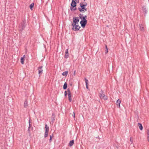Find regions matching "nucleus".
<instances>
[{
	"label": "nucleus",
	"instance_id": "obj_35",
	"mask_svg": "<svg viewBox=\"0 0 149 149\" xmlns=\"http://www.w3.org/2000/svg\"><path fill=\"white\" fill-rule=\"evenodd\" d=\"M108 48H107V49L105 51V53L106 54L108 53Z\"/></svg>",
	"mask_w": 149,
	"mask_h": 149
},
{
	"label": "nucleus",
	"instance_id": "obj_18",
	"mask_svg": "<svg viewBox=\"0 0 149 149\" xmlns=\"http://www.w3.org/2000/svg\"><path fill=\"white\" fill-rule=\"evenodd\" d=\"M67 84L66 82H65L63 86V89L64 90H65L67 89Z\"/></svg>",
	"mask_w": 149,
	"mask_h": 149
},
{
	"label": "nucleus",
	"instance_id": "obj_2",
	"mask_svg": "<svg viewBox=\"0 0 149 149\" xmlns=\"http://www.w3.org/2000/svg\"><path fill=\"white\" fill-rule=\"evenodd\" d=\"M26 23L25 19H24L22 20V22L21 23V24L19 25V31H22L24 29L26 26Z\"/></svg>",
	"mask_w": 149,
	"mask_h": 149
},
{
	"label": "nucleus",
	"instance_id": "obj_25",
	"mask_svg": "<svg viewBox=\"0 0 149 149\" xmlns=\"http://www.w3.org/2000/svg\"><path fill=\"white\" fill-rule=\"evenodd\" d=\"M68 97L69 101L70 102H71L72 98H71V95H68Z\"/></svg>",
	"mask_w": 149,
	"mask_h": 149
},
{
	"label": "nucleus",
	"instance_id": "obj_20",
	"mask_svg": "<svg viewBox=\"0 0 149 149\" xmlns=\"http://www.w3.org/2000/svg\"><path fill=\"white\" fill-rule=\"evenodd\" d=\"M54 137V135L53 134H52V135L50 136V139L49 140V142L50 143L52 141V139L53 137Z\"/></svg>",
	"mask_w": 149,
	"mask_h": 149
},
{
	"label": "nucleus",
	"instance_id": "obj_27",
	"mask_svg": "<svg viewBox=\"0 0 149 149\" xmlns=\"http://www.w3.org/2000/svg\"><path fill=\"white\" fill-rule=\"evenodd\" d=\"M69 56L68 53H65L64 58H68Z\"/></svg>",
	"mask_w": 149,
	"mask_h": 149
},
{
	"label": "nucleus",
	"instance_id": "obj_22",
	"mask_svg": "<svg viewBox=\"0 0 149 149\" xmlns=\"http://www.w3.org/2000/svg\"><path fill=\"white\" fill-rule=\"evenodd\" d=\"M101 99H102L104 100H106L107 99V96L106 95H104L101 98Z\"/></svg>",
	"mask_w": 149,
	"mask_h": 149
},
{
	"label": "nucleus",
	"instance_id": "obj_31",
	"mask_svg": "<svg viewBox=\"0 0 149 149\" xmlns=\"http://www.w3.org/2000/svg\"><path fill=\"white\" fill-rule=\"evenodd\" d=\"M144 12L145 13H146L147 12V10H146V8H145L143 10Z\"/></svg>",
	"mask_w": 149,
	"mask_h": 149
},
{
	"label": "nucleus",
	"instance_id": "obj_3",
	"mask_svg": "<svg viewBox=\"0 0 149 149\" xmlns=\"http://www.w3.org/2000/svg\"><path fill=\"white\" fill-rule=\"evenodd\" d=\"M79 17H73V22L72 23V25L77 24L79 21Z\"/></svg>",
	"mask_w": 149,
	"mask_h": 149
},
{
	"label": "nucleus",
	"instance_id": "obj_8",
	"mask_svg": "<svg viewBox=\"0 0 149 149\" xmlns=\"http://www.w3.org/2000/svg\"><path fill=\"white\" fill-rule=\"evenodd\" d=\"M79 18L82 20H86L87 16L85 15L84 16H83V15L81 14H80L79 15Z\"/></svg>",
	"mask_w": 149,
	"mask_h": 149
},
{
	"label": "nucleus",
	"instance_id": "obj_13",
	"mask_svg": "<svg viewBox=\"0 0 149 149\" xmlns=\"http://www.w3.org/2000/svg\"><path fill=\"white\" fill-rule=\"evenodd\" d=\"M121 103V101L119 99H118L116 101V105L118 108H120V104Z\"/></svg>",
	"mask_w": 149,
	"mask_h": 149
},
{
	"label": "nucleus",
	"instance_id": "obj_36",
	"mask_svg": "<svg viewBox=\"0 0 149 149\" xmlns=\"http://www.w3.org/2000/svg\"><path fill=\"white\" fill-rule=\"evenodd\" d=\"M76 70H74V72L73 75L75 76V75Z\"/></svg>",
	"mask_w": 149,
	"mask_h": 149
},
{
	"label": "nucleus",
	"instance_id": "obj_32",
	"mask_svg": "<svg viewBox=\"0 0 149 149\" xmlns=\"http://www.w3.org/2000/svg\"><path fill=\"white\" fill-rule=\"evenodd\" d=\"M30 123H31V122H30V120L29 121V128H30V127H31V124H30Z\"/></svg>",
	"mask_w": 149,
	"mask_h": 149
},
{
	"label": "nucleus",
	"instance_id": "obj_34",
	"mask_svg": "<svg viewBox=\"0 0 149 149\" xmlns=\"http://www.w3.org/2000/svg\"><path fill=\"white\" fill-rule=\"evenodd\" d=\"M75 1L76 3H79V0H74Z\"/></svg>",
	"mask_w": 149,
	"mask_h": 149
},
{
	"label": "nucleus",
	"instance_id": "obj_10",
	"mask_svg": "<svg viewBox=\"0 0 149 149\" xmlns=\"http://www.w3.org/2000/svg\"><path fill=\"white\" fill-rule=\"evenodd\" d=\"M104 95H105L104 91L101 89L99 93V96L100 98H101Z\"/></svg>",
	"mask_w": 149,
	"mask_h": 149
},
{
	"label": "nucleus",
	"instance_id": "obj_28",
	"mask_svg": "<svg viewBox=\"0 0 149 149\" xmlns=\"http://www.w3.org/2000/svg\"><path fill=\"white\" fill-rule=\"evenodd\" d=\"M67 92H68V95H71V93L70 88H68L67 89Z\"/></svg>",
	"mask_w": 149,
	"mask_h": 149
},
{
	"label": "nucleus",
	"instance_id": "obj_41",
	"mask_svg": "<svg viewBox=\"0 0 149 149\" xmlns=\"http://www.w3.org/2000/svg\"><path fill=\"white\" fill-rule=\"evenodd\" d=\"M97 138H99V136H98L97 137Z\"/></svg>",
	"mask_w": 149,
	"mask_h": 149
},
{
	"label": "nucleus",
	"instance_id": "obj_39",
	"mask_svg": "<svg viewBox=\"0 0 149 149\" xmlns=\"http://www.w3.org/2000/svg\"><path fill=\"white\" fill-rule=\"evenodd\" d=\"M69 84L70 86H72V83H70Z\"/></svg>",
	"mask_w": 149,
	"mask_h": 149
},
{
	"label": "nucleus",
	"instance_id": "obj_24",
	"mask_svg": "<svg viewBox=\"0 0 149 149\" xmlns=\"http://www.w3.org/2000/svg\"><path fill=\"white\" fill-rule=\"evenodd\" d=\"M68 73V71H67L63 72L62 73V75L63 76H66L67 75Z\"/></svg>",
	"mask_w": 149,
	"mask_h": 149
},
{
	"label": "nucleus",
	"instance_id": "obj_6",
	"mask_svg": "<svg viewBox=\"0 0 149 149\" xmlns=\"http://www.w3.org/2000/svg\"><path fill=\"white\" fill-rule=\"evenodd\" d=\"M87 22V20H82L80 22V23L81 24V26L83 28H84L86 26Z\"/></svg>",
	"mask_w": 149,
	"mask_h": 149
},
{
	"label": "nucleus",
	"instance_id": "obj_9",
	"mask_svg": "<svg viewBox=\"0 0 149 149\" xmlns=\"http://www.w3.org/2000/svg\"><path fill=\"white\" fill-rule=\"evenodd\" d=\"M77 6V3L74 0H72V2L71 3V6L73 7H75Z\"/></svg>",
	"mask_w": 149,
	"mask_h": 149
},
{
	"label": "nucleus",
	"instance_id": "obj_12",
	"mask_svg": "<svg viewBox=\"0 0 149 149\" xmlns=\"http://www.w3.org/2000/svg\"><path fill=\"white\" fill-rule=\"evenodd\" d=\"M25 57V56L24 55L21 58V62L22 64H23L24 63V60Z\"/></svg>",
	"mask_w": 149,
	"mask_h": 149
},
{
	"label": "nucleus",
	"instance_id": "obj_16",
	"mask_svg": "<svg viewBox=\"0 0 149 149\" xmlns=\"http://www.w3.org/2000/svg\"><path fill=\"white\" fill-rule=\"evenodd\" d=\"M34 6V3H32L29 5V8L31 10H32Z\"/></svg>",
	"mask_w": 149,
	"mask_h": 149
},
{
	"label": "nucleus",
	"instance_id": "obj_1",
	"mask_svg": "<svg viewBox=\"0 0 149 149\" xmlns=\"http://www.w3.org/2000/svg\"><path fill=\"white\" fill-rule=\"evenodd\" d=\"M79 5L80 6L78 8V9L80 12L84 13V11H87V8H85L87 6L86 2H82L80 3Z\"/></svg>",
	"mask_w": 149,
	"mask_h": 149
},
{
	"label": "nucleus",
	"instance_id": "obj_5",
	"mask_svg": "<svg viewBox=\"0 0 149 149\" xmlns=\"http://www.w3.org/2000/svg\"><path fill=\"white\" fill-rule=\"evenodd\" d=\"M45 133L44 137L46 138L48 136L49 131V127L47 124L45 125Z\"/></svg>",
	"mask_w": 149,
	"mask_h": 149
},
{
	"label": "nucleus",
	"instance_id": "obj_14",
	"mask_svg": "<svg viewBox=\"0 0 149 149\" xmlns=\"http://www.w3.org/2000/svg\"><path fill=\"white\" fill-rule=\"evenodd\" d=\"M138 125L139 127L140 130H142L143 129V127L141 123H138Z\"/></svg>",
	"mask_w": 149,
	"mask_h": 149
},
{
	"label": "nucleus",
	"instance_id": "obj_17",
	"mask_svg": "<svg viewBox=\"0 0 149 149\" xmlns=\"http://www.w3.org/2000/svg\"><path fill=\"white\" fill-rule=\"evenodd\" d=\"M55 116L54 115V113H53L52 114V117L51 118V120L52 121V122H53L55 120Z\"/></svg>",
	"mask_w": 149,
	"mask_h": 149
},
{
	"label": "nucleus",
	"instance_id": "obj_37",
	"mask_svg": "<svg viewBox=\"0 0 149 149\" xmlns=\"http://www.w3.org/2000/svg\"><path fill=\"white\" fill-rule=\"evenodd\" d=\"M30 128H29V127H28V131L29 133L30 132Z\"/></svg>",
	"mask_w": 149,
	"mask_h": 149
},
{
	"label": "nucleus",
	"instance_id": "obj_26",
	"mask_svg": "<svg viewBox=\"0 0 149 149\" xmlns=\"http://www.w3.org/2000/svg\"><path fill=\"white\" fill-rule=\"evenodd\" d=\"M147 133L148 135L147 136V139H148V141L149 142V130H147Z\"/></svg>",
	"mask_w": 149,
	"mask_h": 149
},
{
	"label": "nucleus",
	"instance_id": "obj_40",
	"mask_svg": "<svg viewBox=\"0 0 149 149\" xmlns=\"http://www.w3.org/2000/svg\"><path fill=\"white\" fill-rule=\"evenodd\" d=\"M105 46L106 48V49H107V45H105Z\"/></svg>",
	"mask_w": 149,
	"mask_h": 149
},
{
	"label": "nucleus",
	"instance_id": "obj_15",
	"mask_svg": "<svg viewBox=\"0 0 149 149\" xmlns=\"http://www.w3.org/2000/svg\"><path fill=\"white\" fill-rule=\"evenodd\" d=\"M74 143V140H72L70 141L68 145L70 146H71L73 145Z\"/></svg>",
	"mask_w": 149,
	"mask_h": 149
},
{
	"label": "nucleus",
	"instance_id": "obj_33",
	"mask_svg": "<svg viewBox=\"0 0 149 149\" xmlns=\"http://www.w3.org/2000/svg\"><path fill=\"white\" fill-rule=\"evenodd\" d=\"M65 53H68V49H66L65 51Z\"/></svg>",
	"mask_w": 149,
	"mask_h": 149
},
{
	"label": "nucleus",
	"instance_id": "obj_11",
	"mask_svg": "<svg viewBox=\"0 0 149 149\" xmlns=\"http://www.w3.org/2000/svg\"><path fill=\"white\" fill-rule=\"evenodd\" d=\"M140 29L141 31L144 32L145 31V28L144 26L142 24H139Z\"/></svg>",
	"mask_w": 149,
	"mask_h": 149
},
{
	"label": "nucleus",
	"instance_id": "obj_29",
	"mask_svg": "<svg viewBox=\"0 0 149 149\" xmlns=\"http://www.w3.org/2000/svg\"><path fill=\"white\" fill-rule=\"evenodd\" d=\"M130 141L131 142V144L133 142V139L132 137L130 138Z\"/></svg>",
	"mask_w": 149,
	"mask_h": 149
},
{
	"label": "nucleus",
	"instance_id": "obj_19",
	"mask_svg": "<svg viewBox=\"0 0 149 149\" xmlns=\"http://www.w3.org/2000/svg\"><path fill=\"white\" fill-rule=\"evenodd\" d=\"M28 103L26 100H25L24 103V107L25 108H26L28 106Z\"/></svg>",
	"mask_w": 149,
	"mask_h": 149
},
{
	"label": "nucleus",
	"instance_id": "obj_38",
	"mask_svg": "<svg viewBox=\"0 0 149 149\" xmlns=\"http://www.w3.org/2000/svg\"><path fill=\"white\" fill-rule=\"evenodd\" d=\"M72 116H73L74 118H75V113L74 112H73V115H72Z\"/></svg>",
	"mask_w": 149,
	"mask_h": 149
},
{
	"label": "nucleus",
	"instance_id": "obj_23",
	"mask_svg": "<svg viewBox=\"0 0 149 149\" xmlns=\"http://www.w3.org/2000/svg\"><path fill=\"white\" fill-rule=\"evenodd\" d=\"M70 9L72 11L76 10H77V9L76 8V7H70Z\"/></svg>",
	"mask_w": 149,
	"mask_h": 149
},
{
	"label": "nucleus",
	"instance_id": "obj_4",
	"mask_svg": "<svg viewBox=\"0 0 149 149\" xmlns=\"http://www.w3.org/2000/svg\"><path fill=\"white\" fill-rule=\"evenodd\" d=\"M71 26L72 27V30L74 31H78L81 28V26H79V23L77 24L72 25Z\"/></svg>",
	"mask_w": 149,
	"mask_h": 149
},
{
	"label": "nucleus",
	"instance_id": "obj_30",
	"mask_svg": "<svg viewBox=\"0 0 149 149\" xmlns=\"http://www.w3.org/2000/svg\"><path fill=\"white\" fill-rule=\"evenodd\" d=\"M67 95V91H65L64 92V96L65 97H66Z\"/></svg>",
	"mask_w": 149,
	"mask_h": 149
},
{
	"label": "nucleus",
	"instance_id": "obj_7",
	"mask_svg": "<svg viewBox=\"0 0 149 149\" xmlns=\"http://www.w3.org/2000/svg\"><path fill=\"white\" fill-rule=\"evenodd\" d=\"M43 66H40L38 67V74L39 77H40L43 73V70L42 69Z\"/></svg>",
	"mask_w": 149,
	"mask_h": 149
},
{
	"label": "nucleus",
	"instance_id": "obj_21",
	"mask_svg": "<svg viewBox=\"0 0 149 149\" xmlns=\"http://www.w3.org/2000/svg\"><path fill=\"white\" fill-rule=\"evenodd\" d=\"M85 83H86V88H88V79L86 78H85Z\"/></svg>",
	"mask_w": 149,
	"mask_h": 149
}]
</instances>
